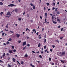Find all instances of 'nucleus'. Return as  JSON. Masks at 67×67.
<instances>
[{
	"label": "nucleus",
	"instance_id": "f257e3e1",
	"mask_svg": "<svg viewBox=\"0 0 67 67\" xmlns=\"http://www.w3.org/2000/svg\"><path fill=\"white\" fill-rule=\"evenodd\" d=\"M9 53H10V54H12V53H13V52L11 50H9Z\"/></svg>",
	"mask_w": 67,
	"mask_h": 67
},
{
	"label": "nucleus",
	"instance_id": "f03ea898",
	"mask_svg": "<svg viewBox=\"0 0 67 67\" xmlns=\"http://www.w3.org/2000/svg\"><path fill=\"white\" fill-rule=\"evenodd\" d=\"M16 37H19V36H20V35L18 34H16Z\"/></svg>",
	"mask_w": 67,
	"mask_h": 67
},
{
	"label": "nucleus",
	"instance_id": "7ed1b4c3",
	"mask_svg": "<svg viewBox=\"0 0 67 67\" xmlns=\"http://www.w3.org/2000/svg\"><path fill=\"white\" fill-rule=\"evenodd\" d=\"M26 43L25 41L24 42L23 44V46H24V45H26Z\"/></svg>",
	"mask_w": 67,
	"mask_h": 67
},
{
	"label": "nucleus",
	"instance_id": "20e7f679",
	"mask_svg": "<svg viewBox=\"0 0 67 67\" xmlns=\"http://www.w3.org/2000/svg\"><path fill=\"white\" fill-rule=\"evenodd\" d=\"M65 52L64 51V52H63L62 53V54L61 55V56H62V55H65Z\"/></svg>",
	"mask_w": 67,
	"mask_h": 67
},
{
	"label": "nucleus",
	"instance_id": "39448f33",
	"mask_svg": "<svg viewBox=\"0 0 67 67\" xmlns=\"http://www.w3.org/2000/svg\"><path fill=\"white\" fill-rule=\"evenodd\" d=\"M25 57H28V55H27V53L26 54L24 55Z\"/></svg>",
	"mask_w": 67,
	"mask_h": 67
},
{
	"label": "nucleus",
	"instance_id": "423d86ee",
	"mask_svg": "<svg viewBox=\"0 0 67 67\" xmlns=\"http://www.w3.org/2000/svg\"><path fill=\"white\" fill-rule=\"evenodd\" d=\"M13 61L14 62H15V59L14 58H13Z\"/></svg>",
	"mask_w": 67,
	"mask_h": 67
},
{
	"label": "nucleus",
	"instance_id": "0eeeda50",
	"mask_svg": "<svg viewBox=\"0 0 67 67\" xmlns=\"http://www.w3.org/2000/svg\"><path fill=\"white\" fill-rule=\"evenodd\" d=\"M53 22L54 24H56V23H57V22L55 21H53Z\"/></svg>",
	"mask_w": 67,
	"mask_h": 67
},
{
	"label": "nucleus",
	"instance_id": "6e6552de",
	"mask_svg": "<svg viewBox=\"0 0 67 67\" xmlns=\"http://www.w3.org/2000/svg\"><path fill=\"white\" fill-rule=\"evenodd\" d=\"M46 4L47 6H49V3H46Z\"/></svg>",
	"mask_w": 67,
	"mask_h": 67
},
{
	"label": "nucleus",
	"instance_id": "1a4fd4ad",
	"mask_svg": "<svg viewBox=\"0 0 67 67\" xmlns=\"http://www.w3.org/2000/svg\"><path fill=\"white\" fill-rule=\"evenodd\" d=\"M12 40V39L11 38H10L8 40V41H9V42L11 41Z\"/></svg>",
	"mask_w": 67,
	"mask_h": 67
},
{
	"label": "nucleus",
	"instance_id": "9d476101",
	"mask_svg": "<svg viewBox=\"0 0 67 67\" xmlns=\"http://www.w3.org/2000/svg\"><path fill=\"white\" fill-rule=\"evenodd\" d=\"M0 4L1 5H3V3L1 2H0Z\"/></svg>",
	"mask_w": 67,
	"mask_h": 67
},
{
	"label": "nucleus",
	"instance_id": "9b49d317",
	"mask_svg": "<svg viewBox=\"0 0 67 67\" xmlns=\"http://www.w3.org/2000/svg\"><path fill=\"white\" fill-rule=\"evenodd\" d=\"M40 46H41V44H40V43H39L38 45V47H40Z\"/></svg>",
	"mask_w": 67,
	"mask_h": 67
},
{
	"label": "nucleus",
	"instance_id": "f8f14e48",
	"mask_svg": "<svg viewBox=\"0 0 67 67\" xmlns=\"http://www.w3.org/2000/svg\"><path fill=\"white\" fill-rule=\"evenodd\" d=\"M10 14V12H8L7 14V15H9Z\"/></svg>",
	"mask_w": 67,
	"mask_h": 67
},
{
	"label": "nucleus",
	"instance_id": "ddd939ff",
	"mask_svg": "<svg viewBox=\"0 0 67 67\" xmlns=\"http://www.w3.org/2000/svg\"><path fill=\"white\" fill-rule=\"evenodd\" d=\"M4 56H5V53H4L3 55H2V57H4Z\"/></svg>",
	"mask_w": 67,
	"mask_h": 67
},
{
	"label": "nucleus",
	"instance_id": "4468645a",
	"mask_svg": "<svg viewBox=\"0 0 67 67\" xmlns=\"http://www.w3.org/2000/svg\"><path fill=\"white\" fill-rule=\"evenodd\" d=\"M3 12H1L0 13L1 15L2 16V14H3Z\"/></svg>",
	"mask_w": 67,
	"mask_h": 67
},
{
	"label": "nucleus",
	"instance_id": "2eb2a0df",
	"mask_svg": "<svg viewBox=\"0 0 67 67\" xmlns=\"http://www.w3.org/2000/svg\"><path fill=\"white\" fill-rule=\"evenodd\" d=\"M21 64H22V65H23V64H24V62L23 61H21Z\"/></svg>",
	"mask_w": 67,
	"mask_h": 67
},
{
	"label": "nucleus",
	"instance_id": "dca6fc26",
	"mask_svg": "<svg viewBox=\"0 0 67 67\" xmlns=\"http://www.w3.org/2000/svg\"><path fill=\"white\" fill-rule=\"evenodd\" d=\"M10 6H11V7H13L14 6V4H10Z\"/></svg>",
	"mask_w": 67,
	"mask_h": 67
},
{
	"label": "nucleus",
	"instance_id": "f3484780",
	"mask_svg": "<svg viewBox=\"0 0 67 67\" xmlns=\"http://www.w3.org/2000/svg\"><path fill=\"white\" fill-rule=\"evenodd\" d=\"M26 46H25V47H24L23 48V50H24L26 48Z\"/></svg>",
	"mask_w": 67,
	"mask_h": 67
},
{
	"label": "nucleus",
	"instance_id": "a211bd4d",
	"mask_svg": "<svg viewBox=\"0 0 67 67\" xmlns=\"http://www.w3.org/2000/svg\"><path fill=\"white\" fill-rule=\"evenodd\" d=\"M30 5H31V7H32V6H33L34 5V4H32V3H31Z\"/></svg>",
	"mask_w": 67,
	"mask_h": 67
},
{
	"label": "nucleus",
	"instance_id": "6ab92c4d",
	"mask_svg": "<svg viewBox=\"0 0 67 67\" xmlns=\"http://www.w3.org/2000/svg\"><path fill=\"white\" fill-rule=\"evenodd\" d=\"M60 61L61 63H65V62H64V61H63L62 60H60Z\"/></svg>",
	"mask_w": 67,
	"mask_h": 67
},
{
	"label": "nucleus",
	"instance_id": "aec40b11",
	"mask_svg": "<svg viewBox=\"0 0 67 67\" xmlns=\"http://www.w3.org/2000/svg\"><path fill=\"white\" fill-rule=\"evenodd\" d=\"M57 20L58 21H59V22H60V20L59 19H57Z\"/></svg>",
	"mask_w": 67,
	"mask_h": 67
},
{
	"label": "nucleus",
	"instance_id": "412c9836",
	"mask_svg": "<svg viewBox=\"0 0 67 67\" xmlns=\"http://www.w3.org/2000/svg\"><path fill=\"white\" fill-rule=\"evenodd\" d=\"M18 9H15V10L16 12H18Z\"/></svg>",
	"mask_w": 67,
	"mask_h": 67
},
{
	"label": "nucleus",
	"instance_id": "4be33fe9",
	"mask_svg": "<svg viewBox=\"0 0 67 67\" xmlns=\"http://www.w3.org/2000/svg\"><path fill=\"white\" fill-rule=\"evenodd\" d=\"M52 47H53V48H55V46L54 45H52Z\"/></svg>",
	"mask_w": 67,
	"mask_h": 67
},
{
	"label": "nucleus",
	"instance_id": "5701e85b",
	"mask_svg": "<svg viewBox=\"0 0 67 67\" xmlns=\"http://www.w3.org/2000/svg\"><path fill=\"white\" fill-rule=\"evenodd\" d=\"M46 39H44V43H46Z\"/></svg>",
	"mask_w": 67,
	"mask_h": 67
},
{
	"label": "nucleus",
	"instance_id": "b1692460",
	"mask_svg": "<svg viewBox=\"0 0 67 67\" xmlns=\"http://www.w3.org/2000/svg\"><path fill=\"white\" fill-rule=\"evenodd\" d=\"M51 59H51V58H49V61H51Z\"/></svg>",
	"mask_w": 67,
	"mask_h": 67
},
{
	"label": "nucleus",
	"instance_id": "393cba45",
	"mask_svg": "<svg viewBox=\"0 0 67 67\" xmlns=\"http://www.w3.org/2000/svg\"><path fill=\"white\" fill-rule=\"evenodd\" d=\"M27 46H28V47H30V44H27Z\"/></svg>",
	"mask_w": 67,
	"mask_h": 67
},
{
	"label": "nucleus",
	"instance_id": "a878e982",
	"mask_svg": "<svg viewBox=\"0 0 67 67\" xmlns=\"http://www.w3.org/2000/svg\"><path fill=\"white\" fill-rule=\"evenodd\" d=\"M63 38V37H60V39H61V40H62Z\"/></svg>",
	"mask_w": 67,
	"mask_h": 67
},
{
	"label": "nucleus",
	"instance_id": "bb28decb",
	"mask_svg": "<svg viewBox=\"0 0 67 67\" xmlns=\"http://www.w3.org/2000/svg\"><path fill=\"white\" fill-rule=\"evenodd\" d=\"M10 43V42L9 41H7V42H6V44H9Z\"/></svg>",
	"mask_w": 67,
	"mask_h": 67
},
{
	"label": "nucleus",
	"instance_id": "cd10ccee",
	"mask_svg": "<svg viewBox=\"0 0 67 67\" xmlns=\"http://www.w3.org/2000/svg\"><path fill=\"white\" fill-rule=\"evenodd\" d=\"M60 13L59 12H57V14H59Z\"/></svg>",
	"mask_w": 67,
	"mask_h": 67
},
{
	"label": "nucleus",
	"instance_id": "c85d7f7f",
	"mask_svg": "<svg viewBox=\"0 0 67 67\" xmlns=\"http://www.w3.org/2000/svg\"><path fill=\"white\" fill-rule=\"evenodd\" d=\"M17 62L18 63V64H19V65H21V64H20V63L19 62V61H17Z\"/></svg>",
	"mask_w": 67,
	"mask_h": 67
},
{
	"label": "nucleus",
	"instance_id": "c756f323",
	"mask_svg": "<svg viewBox=\"0 0 67 67\" xmlns=\"http://www.w3.org/2000/svg\"><path fill=\"white\" fill-rule=\"evenodd\" d=\"M4 32H3L2 34V36H4Z\"/></svg>",
	"mask_w": 67,
	"mask_h": 67
},
{
	"label": "nucleus",
	"instance_id": "7c9ffc66",
	"mask_svg": "<svg viewBox=\"0 0 67 67\" xmlns=\"http://www.w3.org/2000/svg\"><path fill=\"white\" fill-rule=\"evenodd\" d=\"M35 5H34L33 6V9H35Z\"/></svg>",
	"mask_w": 67,
	"mask_h": 67
},
{
	"label": "nucleus",
	"instance_id": "2f4dec72",
	"mask_svg": "<svg viewBox=\"0 0 67 67\" xmlns=\"http://www.w3.org/2000/svg\"><path fill=\"white\" fill-rule=\"evenodd\" d=\"M39 57L41 58H42V55H39Z\"/></svg>",
	"mask_w": 67,
	"mask_h": 67
},
{
	"label": "nucleus",
	"instance_id": "473e14b6",
	"mask_svg": "<svg viewBox=\"0 0 67 67\" xmlns=\"http://www.w3.org/2000/svg\"><path fill=\"white\" fill-rule=\"evenodd\" d=\"M14 52H16V50L15 49H14L13 50Z\"/></svg>",
	"mask_w": 67,
	"mask_h": 67
},
{
	"label": "nucleus",
	"instance_id": "72a5a7b5",
	"mask_svg": "<svg viewBox=\"0 0 67 67\" xmlns=\"http://www.w3.org/2000/svg\"><path fill=\"white\" fill-rule=\"evenodd\" d=\"M53 4L54 6H55V3L54 2L53 3Z\"/></svg>",
	"mask_w": 67,
	"mask_h": 67
},
{
	"label": "nucleus",
	"instance_id": "f704fd0d",
	"mask_svg": "<svg viewBox=\"0 0 67 67\" xmlns=\"http://www.w3.org/2000/svg\"><path fill=\"white\" fill-rule=\"evenodd\" d=\"M19 21H21V18H19L18 19Z\"/></svg>",
	"mask_w": 67,
	"mask_h": 67
},
{
	"label": "nucleus",
	"instance_id": "c9c22d12",
	"mask_svg": "<svg viewBox=\"0 0 67 67\" xmlns=\"http://www.w3.org/2000/svg\"><path fill=\"white\" fill-rule=\"evenodd\" d=\"M12 47L13 49H14V46H12Z\"/></svg>",
	"mask_w": 67,
	"mask_h": 67
},
{
	"label": "nucleus",
	"instance_id": "e433bc0d",
	"mask_svg": "<svg viewBox=\"0 0 67 67\" xmlns=\"http://www.w3.org/2000/svg\"><path fill=\"white\" fill-rule=\"evenodd\" d=\"M8 67H11V65H10L9 64H8Z\"/></svg>",
	"mask_w": 67,
	"mask_h": 67
},
{
	"label": "nucleus",
	"instance_id": "4c0bfd02",
	"mask_svg": "<svg viewBox=\"0 0 67 67\" xmlns=\"http://www.w3.org/2000/svg\"><path fill=\"white\" fill-rule=\"evenodd\" d=\"M56 42H57V43H59V41L58 40H56Z\"/></svg>",
	"mask_w": 67,
	"mask_h": 67
},
{
	"label": "nucleus",
	"instance_id": "58836bf2",
	"mask_svg": "<svg viewBox=\"0 0 67 67\" xmlns=\"http://www.w3.org/2000/svg\"><path fill=\"white\" fill-rule=\"evenodd\" d=\"M6 28H7V29H8V28H9V27H8V25H7L6 26Z\"/></svg>",
	"mask_w": 67,
	"mask_h": 67
},
{
	"label": "nucleus",
	"instance_id": "ea45409f",
	"mask_svg": "<svg viewBox=\"0 0 67 67\" xmlns=\"http://www.w3.org/2000/svg\"><path fill=\"white\" fill-rule=\"evenodd\" d=\"M37 62H38V64H39V63H40V61H38L37 60L36 61Z\"/></svg>",
	"mask_w": 67,
	"mask_h": 67
},
{
	"label": "nucleus",
	"instance_id": "a19ab883",
	"mask_svg": "<svg viewBox=\"0 0 67 67\" xmlns=\"http://www.w3.org/2000/svg\"><path fill=\"white\" fill-rule=\"evenodd\" d=\"M45 16H47V13H45Z\"/></svg>",
	"mask_w": 67,
	"mask_h": 67
},
{
	"label": "nucleus",
	"instance_id": "79ce46f5",
	"mask_svg": "<svg viewBox=\"0 0 67 67\" xmlns=\"http://www.w3.org/2000/svg\"><path fill=\"white\" fill-rule=\"evenodd\" d=\"M46 46H45L44 47V49H46Z\"/></svg>",
	"mask_w": 67,
	"mask_h": 67
},
{
	"label": "nucleus",
	"instance_id": "37998d69",
	"mask_svg": "<svg viewBox=\"0 0 67 67\" xmlns=\"http://www.w3.org/2000/svg\"><path fill=\"white\" fill-rule=\"evenodd\" d=\"M21 42V41H18V43H20Z\"/></svg>",
	"mask_w": 67,
	"mask_h": 67
},
{
	"label": "nucleus",
	"instance_id": "c03bdc74",
	"mask_svg": "<svg viewBox=\"0 0 67 67\" xmlns=\"http://www.w3.org/2000/svg\"><path fill=\"white\" fill-rule=\"evenodd\" d=\"M63 28H62L61 29V31H63Z\"/></svg>",
	"mask_w": 67,
	"mask_h": 67
},
{
	"label": "nucleus",
	"instance_id": "a18cd8bd",
	"mask_svg": "<svg viewBox=\"0 0 67 67\" xmlns=\"http://www.w3.org/2000/svg\"><path fill=\"white\" fill-rule=\"evenodd\" d=\"M32 52L33 53H35V52L34 51H32Z\"/></svg>",
	"mask_w": 67,
	"mask_h": 67
},
{
	"label": "nucleus",
	"instance_id": "49530a36",
	"mask_svg": "<svg viewBox=\"0 0 67 67\" xmlns=\"http://www.w3.org/2000/svg\"><path fill=\"white\" fill-rule=\"evenodd\" d=\"M58 28H60V26H58Z\"/></svg>",
	"mask_w": 67,
	"mask_h": 67
},
{
	"label": "nucleus",
	"instance_id": "de8ad7c7",
	"mask_svg": "<svg viewBox=\"0 0 67 67\" xmlns=\"http://www.w3.org/2000/svg\"><path fill=\"white\" fill-rule=\"evenodd\" d=\"M52 20H54V16H52Z\"/></svg>",
	"mask_w": 67,
	"mask_h": 67
},
{
	"label": "nucleus",
	"instance_id": "09e8293b",
	"mask_svg": "<svg viewBox=\"0 0 67 67\" xmlns=\"http://www.w3.org/2000/svg\"><path fill=\"white\" fill-rule=\"evenodd\" d=\"M7 56H9V55H10V54H9L8 53L7 54Z\"/></svg>",
	"mask_w": 67,
	"mask_h": 67
},
{
	"label": "nucleus",
	"instance_id": "8fccbe9b",
	"mask_svg": "<svg viewBox=\"0 0 67 67\" xmlns=\"http://www.w3.org/2000/svg\"><path fill=\"white\" fill-rule=\"evenodd\" d=\"M38 38L39 39H41V37H38Z\"/></svg>",
	"mask_w": 67,
	"mask_h": 67
},
{
	"label": "nucleus",
	"instance_id": "3c124183",
	"mask_svg": "<svg viewBox=\"0 0 67 67\" xmlns=\"http://www.w3.org/2000/svg\"><path fill=\"white\" fill-rule=\"evenodd\" d=\"M25 14V12H24L23 13V15H24Z\"/></svg>",
	"mask_w": 67,
	"mask_h": 67
},
{
	"label": "nucleus",
	"instance_id": "603ef678",
	"mask_svg": "<svg viewBox=\"0 0 67 67\" xmlns=\"http://www.w3.org/2000/svg\"><path fill=\"white\" fill-rule=\"evenodd\" d=\"M50 51H51V52H52V51H53V50L52 49H50Z\"/></svg>",
	"mask_w": 67,
	"mask_h": 67
},
{
	"label": "nucleus",
	"instance_id": "864d4df0",
	"mask_svg": "<svg viewBox=\"0 0 67 67\" xmlns=\"http://www.w3.org/2000/svg\"><path fill=\"white\" fill-rule=\"evenodd\" d=\"M29 29L28 28H26V31H27V30H28Z\"/></svg>",
	"mask_w": 67,
	"mask_h": 67
},
{
	"label": "nucleus",
	"instance_id": "5fc2aeb1",
	"mask_svg": "<svg viewBox=\"0 0 67 67\" xmlns=\"http://www.w3.org/2000/svg\"><path fill=\"white\" fill-rule=\"evenodd\" d=\"M43 53H44V52L43 51H41V53L42 54H43Z\"/></svg>",
	"mask_w": 67,
	"mask_h": 67
},
{
	"label": "nucleus",
	"instance_id": "6e6d98bb",
	"mask_svg": "<svg viewBox=\"0 0 67 67\" xmlns=\"http://www.w3.org/2000/svg\"><path fill=\"white\" fill-rule=\"evenodd\" d=\"M3 45H6V44H5V43H3Z\"/></svg>",
	"mask_w": 67,
	"mask_h": 67
},
{
	"label": "nucleus",
	"instance_id": "4d7b16f0",
	"mask_svg": "<svg viewBox=\"0 0 67 67\" xmlns=\"http://www.w3.org/2000/svg\"><path fill=\"white\" fill-rule=\"evenodd\" d=\"M47 50L46 49V50H45L44 51V52H47Z\"/></svg>",
	"mask_w": 67,
	"mask_h": 67
},
{
	"label": "nucleus",
	"instance_id": "13d9d810",
	"mask_svg": "<svg viewBox=\"0 0 67 67\" xmlns=\"http://www.w3.org/2000/svg\"><path fill=\"white\" fill-rule=\"evenodd\" d=\"M36 34L37 35H38V32H37L36 33Z\"/></svg>",
	"mask_w": 67,
	"mask_h": 67
},
{
	"label": "nucleus",
	"instance_id": "bf43d9fd",
	"mask_svg": "<svg viewBox=\"0 0 67 67\" xmlns=\"http://www.w3.org/2000/svg\"><path fill=\"white\" fill-rule=\"evenodd\" d=\"M6 16V17H8V18H9V16Z\"/></svg>",
	"mask_w": 67,
	"mask_h": 67
},
{
	"label": "nucleus",
	"instance_id": "052dcab7",
	"mask_svg": "<svg viewBox=\"0 0 67 67\" xmlns=\"http://www.w3.org/2000/svg\"><path fill=\"white\" fill-rule=\"evenodd\" d=\"M55 9V7H53V8H52V10H53L54 9Z\"/></svg>",
	"mask_w": 67,
	"mask_h": 67
},
{
	"label": "nucleus",
	"instance_id": "680f3d73",
	"mask_svg": "<svg viewBox=\"0 0 67 67\" xmlns=\"http://www.w3.org/2000/svg\"><path fill=\"white\" fill-rule=\"evenodd\" d=\"M25 34V32H23V34L24 35V34Z\"/></svg>",
	"mask_w": 67,
	"mask_h": 67
},
{
	"label": "nucleus",
	"instance_id": "e2e57ef3",
	"mask_svg": "<svg viewBox=\"0 0 67 67\" xmlns=\"http://www.w3.org/2000/svg\"><path fill=\"white\" fill-rule=\"evenodd\" d=\"M30 66H33V65H32V63H31L30 64Z\"/></svg>",
	"mask_w": 67,
	"mask_h": 67
},
{
	"label": "nucleus",
	"instance_id": "0e129e2a",
	"mask_svg": "<svg viewBox=\"0 0 67 67\" xmlns=\"http://www.w3.org/2000/svg\"><path fill=\"white\" fill-rule=\"evenodd\" d=\"M10 32H12V33H13V31H10Z\"/></svg>",
	"mask_w": 67,
	"mask_h": 67
},
{
	"label": "nucleus",
	"instance_id": "69168bd1",
	"mask_svg": "<svg viewBox=\"0 0 67 67\" xmlns=\"http://www.w3.org/2000/svg\"><path fill=\"white\" fill-rule=\"evenodd\" d=\"M57 8H56L55 9V11L56 12V11H57Z\"/></svg>",
	"mask_w": 67,
	"mask_h": 67
},
{
	"label": "nucleus",
	"instance_id": "338daca9",
	"mask_svg": "<svg viewBox=\"0 0 67 67\" xmlns=\"http://www.w3.org/2000/svg\"><path fill=\"white\" fill-rule=\"evenodd\" d=\"M14 1H12V3H14Z\"/></svg>",
	"mask_w": 67,
	"mask_h": 67
},
{
	"label": "nucleus",
	"instance_id": "774afa93",
	"mask_svg": "<svg viewBox=\"0 0 67 67\" xmlns=\"http://www.w3.org/2000/svg\"><path fill=\"white\" fill-rule=\"evenodd\" d=\"M59 2H58L57 3V4L58 5L59 4Z\"/></svg>",
	"mask_w": 67,
	"mask_h": 67
}]
</instances>
